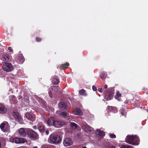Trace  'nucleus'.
Returning <instances> with one entry per match:
<instances>
[{
  "label": "nucleus",
  "mask_w": 148,
  "mask_h": 148,
  "mask_svg": "<svg viewBox=\"0 0 148 148\" xmlns=\"http://www.w3.org/2000/svg\"><path fill=\"white\" fill-rule=\"evenodd\" d=\"M147 112H148V110Z\"/></svg>",
  "instance_id": "obj_47"
},
{
  "label": "nucleus",
  "mask_w": 148,
  "mask_h": 148,
  "mask_svg": "<svg viewBox=\"0 0 148 148\" xmlns=\"http://www.w3.org/2000/svg\"><path fill=\"white\" fill-rule=\"evenodd\" d=\"M104 90V89H103L102 88H100L98 89V91L100 92H103V90Z\"/></svg>",
  "instance_id": "obj_34"
},
{
  "label": "nucleus",
  "mask_w": 148,
  "mask_h": 148,
  "mask_svg": "<svg viewBox=\"0 0 148 148\" xmlns=\"http://www.w3.org/2000/svg\"><path fill=\"white\" fill-rule=\"evenodd\" d=\"M110 148H115V147L114 146H112Z\"/></svg>",
  "instance_id": "obj_43"
},
{
  "label": "nucleus",
  "mask_w": 148,
  "mask_h": 148,
  "mask_svg": "<svg viewBox=\"0 0 148 148\" xmlns=\"http://www.w3.org/2000/svg\"><path fill=\"white\" fill-rule=\"evenodd\" d=\"M28 134L29 137L34 140H36L38 138V134L34 131H29L28 132Z\"/></svg>",
  "instance_id": "obj_6"
},
{
  "label": "nucleus",
  "mask_w": 148,
  "mask_h": 148,
  "mask_svg": "<svg viewBox=\"0 0 148 148\" xmlns=\"http://www.w3.org/2000/svg\"><path fill=\"white\" fill-rule=\"evenodd\" d=\"M7 110L4 106L2 104H0V113L4 114L5 113Z\"/></svg>",
  "instance_id": "obj_14"
},
{
  "label": "nucleus",
  "mask_w": 148,
  "mask_h": 148,
  "mask_svg": "<svg viewBox=\"0 0 148 148\" xmlns=\"http://www.w3.org/2000/svg\"><path fill=\"white\" fill-rule=\"evenodd\" d=\"M107 75V73L103 71L102 73L100 76L101 78V79H105Z\"/></svg>",
  "instance_id": "obj_21"
},
{
  "label": "nucleus",
  "mask_w": 148,
  "mask_h": 148,
  "mask_svg": "<svg viewBox=\"0 0 148 148\" xmlns=\"http://www.w3.org/2000/svg\"><path fill=\"white\" fill-rule=\"evenodd\" d=\"M110 137L111 138H116V136L114 134H110Z\"/></svg>",
  "instance_id": "obj_33"
},
{
  "label": "nucleus",
  "mask_w": 148,
  "mask_h": 148,
  "mask_svg": "<svg viewBox=\"0 0 148 148\" xmlns=\"http://www.w3.org/2000/svg\"><path fill=\"white\" fill-rule=\"evenodd\" d=\"M84 90L83 89L80 90L79 91V94L80 95H85L84 94Z\"/></svg>",
  "instance_id": "obj_29"
},
{
  "label": "nucleus",
  "mask_w": 148,
  "mask_h": 148,
  "mask_svg": "<svg viewBox=\"0 0 148 148\" xmlns=\"http://www.w3.org/2000/svg\"><path fill=\"white\" fill-rule=\"evenodd\" d=\"M107 87H108V86L107 85H106L105 86L104 88L105 89L107 88Z\"/></svg>",
  "instance_id": "obj_40"
},
{
  "label": "nucleus",
  "mask_w": 148,
  "mask_h": 148,
  "mask_svg": "<svg viewBox=\"0 0 148 148\" xmlns=\"http://www.w3.org/2000/svg\"><path fill=\"white\" fill-rule=\"evenodd\" d=\"M114 94V93H111L110 94L106 96V98L107 100L108 101L112 99L113 97Z\"/></svg>",
  "instance_id": "obj_18"
},
{
  "label": "nucleus",
  "mask_w": 148,
  "mask_h": 148,
  "mask_svg": "<svg viewBox=\"0 0 148 148\" xmlns=\"http://www.w3.org/2000/svg\"><path fill=\"white\" fill-rule=\"evenodd\" d=\"M133 138H134V142L136 143H138V144L136 145H138L139 144V139L138 137H137L136 135L133 136Z\"/></svg>",
  "instance_id": "obj_20"
},
{
  "label": "nucleus",
  "mask_w": 148,
  "mask_h": 148,
  "mask_svg": "<svg viewBox=\"0 0 148 148\" xmlns=\"http://www.w3.org/2000/svg\"><path fill=\"white\" fill-rule=\"evenodd\" d=\"M74 114L76 115L82 116L83 115V113L80 109L78 108H77L75 109L74 111Z\"/></svg>",
  "instance_id": "obj_15"
},
{
  "label": "nucleus",
  "mask_w": 148,
  "mask_h": 148,
  "mask_svg": "<svg viewBox=\"0 0 148 148\" xmlns=\"http://www.w3.org/2000/svg\"><path fill=\"white\" fill-rule=\"evenodd\" d=\"M36 40L38 41L39 42L41 40V39L39 37H36Z\"/></svg>",
  "instance_id": "obj_37"
},
{
  "label": "nucleus",
  "mask_w": 148,
  "mask_h": 148,
  "mask_svg": "<svg viewBox=\"0 0 148 148\" xmlns=\"http://www.w3.org/2000/svg\"><path fill=\"white\" fill-rule=\"evenodd\" d=\"M25 116L28 119L32 121H34L35 119V118L28 113H26L25 114Z\"/></svg>",
  "instance_id": "obj_16"
},
{
  "label": "nucleus",
  "mask_w": 148,
  "mask_h": 148,
  "mask_svg": "<svg viewBox=\"0 0 148 148\" xmlns=\"http://www.w3.org/2000/svg\"><path fill=\"white\" fill-rule=\"evenodd\" d=\"M19 57V58L18 59L20 61V62L21 63H23L24 61V57L21 55Z\"/></svg>",
  "instance_id": "obj_25"
},
{
  "label": "nucleus",
  "mask_w": 148,
  "mask_h": 148,
  "mask_svg": "<svg viewBox=\"0 0 148 148\" xmlns=\"http://www.w3.org/2000/svg\"><path fill=\"white\" fill-rule=\"evenodd\" d=\"M58 107L60 109L63 110H66L67 108V106L66 105L64 102L60 103L58 104Z\"/></svg>",
  "instance_id": "obj_11"
},
{
  "label": "nucleus",
  "mask_w": 148,
  "mask_h": 148,
  "mask_svg": "<svg viewBox=\"0 0 148 148\" xmlns=\"http://www.w3.org/2000/svg\"><path fill=\"white\" fill-rule=\"evenodd\" d=\"M96 132L97 134L100 136H103L105 135V132L99 130H97Z\"/></svg>",
  "instance_id": "obj_17"
},
{
  "label": "nucleus",
  "mask_w": 148,
  "mask_h": 148,
  "mask_svg": "<svg viewBox=\"0 0 148 148\" xmlns=\"http://www.w3.org/2000/svg\"><path fill=\"white\" fill-rule=\"evenodd\" d=\"M69 66V64L66 63L65 64L62 65V67L63 68H66Z\"/></svg>",
  "instance_id": "obj_28"
},
{
  "label": "nucleus",
  "mask_w": 148,
  "mask_h": 148,
  "mask_svg": "<svg viewBox=\"0 0 148 148\" xmlns=\"http://www.w3.org/2000/svg\"><path fill=\"white\" fill-rule=\"evenodd\" d=\"M38 129L39 131L41 133L43 132L45 129V128L42 125H40L38 127Z\"/></svg>",
  "instance_id": "obj_24"
},
{
  "label": "nucleus",
  "mask_w": 148,
  "mask_h": 148,
  "mask_svg": "<svg viewBox=\"0 0 148 148\" xmlns=\"http://www.w3.org/2000/svg\"><path fill=\"white\" fill-rule=\"evenodd\" d=\"M13 143H15L16 144L24 143H27V140L23 138H14L12 141Z\"/></svg>",
  "instance_id": "obj_5"
},
{
  "label": "nucleus",
  "mask_w": 148,
  "mask_h": 148,
  "mask_svg": "<svg viewBox=\"0 0 148 148\" xmlns=\"http://www.w3.org/2000/svg\"><path fill=\"white\" fill-rule=\"evenodd\" d=\"M115 108L112 107V106H108V110H111V111H112V110H113V109H114Z\"/></svg>",
  "instance_id": "obj_32"
},
{
  "label": "nucleus",
  "mask_w": 148,
  "mask_h": 148,
  "mask_svg": "<svg viewBox=\"0 0 148 148\" xmlns=\"http://www.w3.org/2000/svg\"><path fill=\"white\" fill-rule=\"evenodd\" d=\"M7 124L8 123L7 122L2 123H1L0 125V128L2 131L5 132L6 131H8L9 130V126L8 125L7 128H5V125Z\"/></svg>",
  "instance_id": "obj_10"
},
{
  "label": "nucleus",
  "mask_w": 148,
  "mask_h": 148,
  "mask_svg": "<svg viewBox=\"0 0 148 148\" xmlns=\"http://www.w3.org/2000/svg\"><path fill=\"white\" fill-rule=\"evenodd\" d=\"M12 115L16 121H21V117L18 112L14 111L13 112Z\"/></svg>",
  "instance_id": "obj_8"
},
{
  "label": "nucleus",
  "mask_w": 148,
  "mask_h": 148,
  "mask_svg": "<svg viewBox=\"0 0 148 148\" xmlns=\"http://www.w3.org/2000/svg\"><path fill=\"white\" fill-rule=\"evenodd\" d=\"M18 132L20 136H25L26 134V132L23 128H21L18 130Z\"/></svg>",
  "instance_id": "obj_13"
},
{
  "label": "nucleus",
  "mask_w": 148,
  "mask_h": 148,
  "mask_svg": "<svg viewBox=\"0 0 148 148\" xmlns=\"http://www.w3.org/2000/svg\"><path fill=\"white\" fill-rule=\"evenodd\" d=\"M133 136L128 135L125 138V141L127 143L133 145H136L138 143H135L134 140Z\"/></svg>",
  "instance_id": "obj_4"
},
{
  "label": "nucleus",
  "mask_w": 148,
  "mask_h": 148,
  "mask_svg": "<svg viewBox=\"0 0 148 148\" xmlns=\"http://www.w3.org/2000/svg\"><path fill=\"white\" fill-rule=\"evenodd\" d=\"M45 133L47 135H48L49 134V131L48 130H46Z\"/></svg>",
  "instance_id": "obj_39"
},
{
  "label": "nucleus",
  "mask_w": 148,
  "mask_h": 148,
  "mask_svg": "<svg viewBox=\"0 0 148 148\" xmlns=\"http://www.w3.org/2000/svg\"><path fill=\"white\" fill-rule=\"evenodd\" d=\"M22 96H20L19 97V98H18L19 99H21L22 98Z\"/></svg>",
  "instance_id": "obj_42"
},
{
  "label": "nucleus",
  "mask_w": 148,
  "mask_h": 148,
  "mask_svg": "<svg viewBox=\"0 0 148 148\" xmlns=\"http://www.w3.org/2000/svg\"><path fill=\"white\" fill-rule=\"evenodd\" d=\"M92 89L94 91H96L97 90L96 88L94 86H92Z\"/></svg>",
  "instance_id": "obj_35"
},
{
  "label": "nucleus",
  "mask_w": 148,
  "mask_h": 148,
  "mask_svg": "<svg viewBox=\"0 0 148 148\" xmlns=\"http://www.w3.org/2000/svg\"><path fill=\"white\" fill-rule=\"evenodd\" d=\"M121 113L122 115L124 116L126 114V111L124 110H121Z\"/></svg>",
  "instance_id": "obj_31"
},
{
  "label": "nucleus",
  "mask_w": 148,
  "mask_h": 148,
  "mask_svg": "<svg viewBox=\"0 0 148 148\" xmlns=\"http://www.w3.org/2000/svg\"><path fill=\"white\" fill-rule=\"evenodd\" d=\"M33 148H38V147L36 146H35V147H33Z\"/></svg>",
  "instance_id": "obj_45"
},
{
  "label": "nucleus",
  "mask_w": 148,
  "mask_h": 148,
  "mask_svg": "<svg viewBox=\"0 0 148 148\" xmlns=\"http://www.w3.org/2000/svg\"><path fill=\"white\" fill-rule=\"evenodd\" d=\"M70 125L71 127L73 129L76 128L77 127V125L74 123H71L70 124Z\"/></svg>",
  "instance_id": "obj_26"
},
{
  "label": "nucleus",
  "mask_w": 148,
  "mask_h": 148,
  "mask_svg": "<svg viewBox=\"0 0 148 148\" xmlns=\"http://www.w3.org/2000/svg\"><path fill=\"white\" fill-rule=\"evenodd\" d=\"M49 141L50 143H59L61 141V138L59 136L56 134L51 135L49 138Z\"/></svg>",
  "instance_id": "obj_2"
},
{
  "label": "nucleus",
  "mask_w": 148,
  "mask_h": 148,
  "mask_svg": "<svg viewBox=\"0 0 148 148\" xmlns=\"http://www.w3.org/2000/svg\"><path fill=\"white\" fill-rule=\"evenodd\" d=\"M8 49L11 52H12L13 51V49L12 48H11V47H8Z\"/></svg>",
  "instance_id": "obj_38"
},
{
  "label": "nucleus",
  "mask_w": 148,
  "mask_h": 148,
  "mask_svg": "<svg viewBox=\"0 0 148 148\" xmlns=\"http://www.w3.org/2000/svg\"><path fill=\"white\" fill-rule=\"evenodd\" d=\"M60 116L63 117H65L66 116V114L65 112H62L60 114Z\"/></svg>",
  "instance_id": "obj_30"
},
{
  "label": "nucleus",
  "mask_w": 148,
  "mask_h": 148,
  "mask_svg": "<svg viewBox=\"0 0 148 148\" xmlns=\"http://www.w3.org/2000/svg\"><path fill=\"white\" fill-rule=\"evenodd\" d=\"M47 123L49 126H53L57 127H60L62 125V123L55 120L53 117L49 118L47 121Z\"/></svg>",
  "instance_id": "obj_1"
},
{
  "label": "nucleus",
  "mask_w": 148,
  "mask_h": 148,
  "mask_svg": "<svg viewBox=\"0 0 148 148\" xmlns=\"http://www.w3.org/2000/svg\"><path fill=\"white\" fill-rule=\"evenodd\" d=\"M49 94L50 96L51 97V91H57L59 89V87L58 86H52L49 88Z\"/></svg>",
  "instance_id": "obj_12"
},
{
  "label": "nucleus",
  "mask_w": 148,
  "mask_h": 148,
  "mask_svg": "<svg viewBox=\"0 0 148 148\" xmlns=\"http://www.w3.org/2000/svg\"><path fill=\"white\" fill-rule=\"evenodd\" d=\"M63 144L65 147L71 145L72 144V141L69 138H66L63 141Z\"/></svg>",
  "instance_id": "obj_9"
},
{
  "label": "nucleus",
  "mask_w": 148,
  "mask_h": 148,
  "mask_svg": "<svg viewBox=\"0 0 148 148\" xmlns=\"http://www.w3.org/2000/svg\"><path fill=\"white\" fill-rule=\"evenodd\" d=\"M2 68L4 71L7 72L11 71L13 69L12 65L11 64L5 62L3 63Z\"/></svg>",
  "instance_id": "obj_3"
},
{
  "label": "nucleus",
  "mask_w": 148,
  "mask_h": 148,
  "mask_svg": "<svg viewBox=\"0 0 148 148\" xmlns=\"http://www.w3.org/2000/svg\"><path fill=\"white\" fill-rule=\"evenodd\" d=\"M82 148H87L85 146L83 147Z\"/></svg>",
  "instance_id": "obj_44"
},
{
  "label": "nucleus",
  "mask_w": 148,
  "mask_h": 148,
  "mask_svg": "<svg viewBox=\"0 0 148 148\" xmlns=\"http://www.w3.org/2000/svg\"><path fill=\"white\" fill-rule=\"evenodd\" d=\"M113 112H115V111H113Z\"/></svg>",
  "instance_id": "obj_46"
},
{
  "label": "nucleus",
  "mask_w": 148,
  "mask_h": 148,
  "mask_svg": "<svg viewBox=\"0 0 148 148\" xmlns=\"http://www.w3.org/2000/svg\"><path fill=\"white\" fill-rule=\"evenodd\" d=\"M121 148H132V146L129 145H122L121 146Z\"/></svg>",
  "instance_id": "obj_27"
},
{
  "label": "nucleus",
  "mask_w": 148,
  "mask_h": 148,
  "mask_svg": "<svg viewBox=\"0 0 148 148\" xmlns=\"http://www.w3.org/2000/svg\"><path fill=\"white\" fill-rule=\"evenodd\" d=\"M13 99V100L14 99V97L12 96H9V99L10 101L12 99Z\"/></svg>",
  "instance_id": "obj_36"
},
{
  "label": "nucleus",
  "mask_w": 148,
  "mask_h": 148,
  "mask_svg": "<svg viewBox=\"0 0 148 148\" xmlns=\"http://www.w3.org/2000/svg\"><path fill=\"white\" fill-rule=\"evenodd\" d=\"M82 129L86 132H91L93 130V129L86 124H83L82 125Z\"/></svg>",
  "instance_id": "obj_7"
},
{
  "label": "nucleus",
  "mask_w": 148,
  "mask_h": 148,
  "mask_svg": "<svg viewBox=\"0 0 148 148\" xmlns=\"http://www.w3.org/2000/svg\"><path fill=\"white\" fill-rule=\"evenodd\" d=\"M2 58L3 60L6 61H8L9 59L8 55L7 54L3 55L2 57Z\"/></svg>",
  "instance_id": "obj_19"
},
{
  "label": "nucleus",
  "mask_w": 148,
  "mask_h": 148,
  "mask_svg": "<svg viewBox=\"0 0 148 148\" xmlns=\"http://www.w3.org/2000/svg\"><path fill=\"white\" fill-rule=\"evenodd\" d=\"M128 103V101H125V104H127Z\"/></svg>",
  "instance_id": "obj_41"
},
{
  "label": "nucleus",
  "mask_w": 148,
  "mask_h": 148,
  "mask_svg": "<svg viewBox=\"0 0 148 148\" xmlns=\"http://www.w3.org/2000/svg\"><path fill=\"white\" fill-rule=\"evenodd\" d=\"M59 82V79L57 78H54L52 80V83L55 84H58Z\"/></svg>",
  "instance_id": "obj_23"
},
{
  "label": "nucleus",
  "mask_w": 148,
  "mask_h": 148,
  "mask_svg": "<svg viewBox=\"0 0 148 148\" xmlns=\"http://www.w3.org/2000/svg\"><path fill=\"white\" fill-rule=\"evenodd\" d=\"M121 97V95L119 92H117L116 94L115 98L118 101H120Z\"/></svg>",
  "instance_id": "obj_22"
}]
</instances>
